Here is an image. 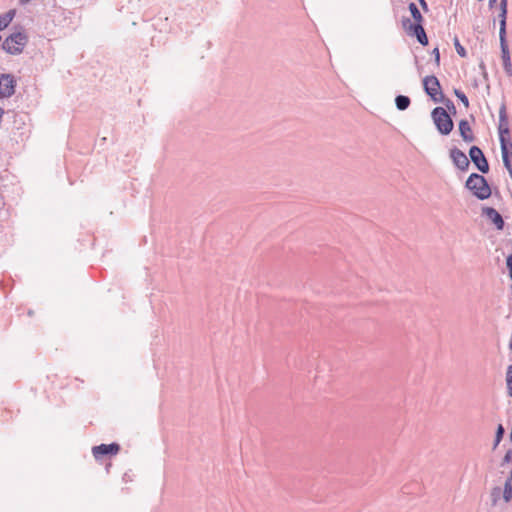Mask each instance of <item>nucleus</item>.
<instances>
[{"label":"nucleus","instance_id":"f257e3e1","mask_svg":"<svg viewBox=\"0 0 512 512\" xmlns=\"http://www.w3.org/2000/svg\"><path fill=\"white\" fill-rule=\"evenodd\" d=\"M465 186L480 200L487 199L491 195V189L486 179L477 173H472L468 177Z\"/></svg>","mask_w":512,"mask_h":512},{"label":"nucleus","instance_id":"f03ea898","mask_svg":"<svg viewBox=\"0 0 512 512\" xmlns=\"http://www.w3.org/2000/svg\"><path fill=\"white\" fill-rule=\"evenodd\" d=\"M27 41L28 38L24 32H15L3 41L2 49L9 54L17 55L23 51Z\"/></svg>","mask_w":512,"mask_h":512},{"label":"nucleus","instance_id":"7ed1b4c3","mask_svg":"<svg viewBox=\"0 0 512 512\" xmlns=\"http://www.w3.org/2000/svg\"><path fill=\"white\" fill-rule=\"evenodd\" d=\"M434 124L443 135H448L453 129V121L443 107H436L431 113Z\"/></svg>","mask_w":512,"mask_h":512},{"label":"nucleus","instance_id":"20e7f679","mask_svg":"<svg viewBox=\"0 0 512 512\" xmlns=\"http://www.w3.org/2000/svg\"><path fill=\"white\" fill-rule=\"evenodd\" d=\"M506 13H507V0H501V13L499 14L500 17V30H499V37H500V44L501 49L503 52V59L505 66L510 65V57L508 52V47L506 44Z\"/></svg>","mask_w":512,"mask_h":512},{"label":"nucleus","instance_id":"39448f33","mask_svg":"<svg viewBox=\"0 0 512 512\" xmlns=\"http://www.w3.org/2000/svg\"><path fill=\"white\" fill-rule=\"evenodd\" d=\"M423 88L434 102H440L444 100V94L441 91L440 82L436 76H426L423 79Z\"/></svg>","mask_w":512,"mask_h":512},{"label":"nucleus","instance_id":"423d86ee","mask_svg":"<svg viewBox=\"0 0 512 512\" xmlns=\"http://www.w3.org/2000/svg\"><path fill=\"white\" fill-rule=\"evenodd\" d=\"M402 24L408 35L415 36L421 45H428V37L421 23H411L410 19L405 18Z\"/></svg>","mask_w":512,"mask_h":512},{"label":"nucleus","instance_id":"0eeeda50","mask_svg":"<svg viewBox=\"0 0 512 512\" xmlns=\"http://www.w3.org/2000/svg\"><path fill=\"white\" fill-rule=\"evenodd\" d=\"M469 156L479 171L482 173H487L489 171L488 161L479 147L472 146L469 150Z\"/></svg>","mask_w":512,"mask_h":512},{"label":"nucleus","instance_id":"6e6552de","mask_svg":"<svg viewBox=\"0 0 512 512\" xmlns=\"http://www.w3.org/2000/svg\"><path fill=\"white\" fill-rule=\"evenodd\" d=\"M16 81L11 74L0 76V98H8L15 92Z\"/></svg>","mask_w":512,"mask_h":512},{"label":"nucleus","instance_id":"1a4fd4ad","mask_svg":"<svg viewBox=\"0 0 512 512\" xmlns=\"http://www.w3.org/2000/svg\"><path fill=\"white\" fill-rule=\"evenodd\" d=\"M120 450V446L117 443L101 444L92 448L93 456L96 459H100L105 455H116Z\"/></svg>","mask_w":512,"mask_h":512},{"label":"nucleus","instance_id":"9d476101","mask_svg":"<svg viewBox=\"0 0 512 512\" xmlns=\"http://www.w3.org/2000/svg\"><path fill=\"white\" fill-rule=\"evenodd\" d=\"M450 158L452 159L454 165L461 171H466L468 169L470 164L469 159L460 149L452 148L450 150Z\"/></svg>","mask_w":512,"mask_h":512},{"label":"nucleus","instance_id":"9b49d317","mask_svg":"<svg viewBox=\"0 0 512 512\" xmlns=\"http://www.w3.org/2000/svg\"><path fill=\"white\" fill-rule=\"evenodd\" d=\"M500 147L504 166H508V163L512 161V142L509 136L500 137Z\"/></svg>","mask_w":512,"mask_h":512},{"label":"nucleus","instance_id":"f8f14e48","mask_svg":"<svg viewBox=\"0 0 512 512\" xmlns=\"http://www.w3.org/2000/svg\"><path fill=\"white\" fill-rule=\"evenodd\" d=\"M482 214L485 215L498 230H502L504 228V220L496 209L492 207H484L482 209Z\"/></svg>","mask_w":512,"mask_h":512},{"label":"nucleus","instance_id":"ddd939ff","mask_svg":"<svg viewBox=\"0 0 512 512\" xmlns=\"http://www.w3.org/2000/svg\"><path fill=\"white\" fill-rule=\"evenodd\" d=\"M498 131H499V138L506 137V136L510 135V131H509V127H508V119H507V114H506V107L504 104L500 107V110H499Z\"/></svg>","mask_w":512,"mask_h":512},{"label":"nucleus","instance_id":"4468645a","mask_svg":"<svg viewBox=\"0 0 512 512\" xmlns=\"http://www.w3.org/2000/svg\"><path fill=\"white\" fill-rule=\"evenodd\" d=\"M459 132H460V135L462 137V139L465 141V142H473L474 141V135L472 133V130H471V127H470V124L468 123L467 120H461L459 122Z\"/></svg>","mask_w":512,"mask_h":512},{"label":"nucleus","instance_id":"2eb2a0df","mask_svg":"<svg viewBox=\"0 0 512 512\" xmlns=\"http://www.w3.org/2000/svg\"><path fill=\"white\" fill-rule=\"evenodd\" d=\"M501 499H503L502 488L499 486L493 487L490 492L491 505L497 506Z\"/></svg>","mask_w":512,"mask_h":512},{"label":"nucleus","instance_id":"dca6fc26","mask_svg":"<svg viewBox=\"0 0 512 512\" xmlns=\"http://www.w3.org/2000/svg\"><path fill=\"white\" fill-rule=\"evenodd\" d=\"M14 15H15L14 10H10V11L0 15V31L5 29L10 24V22L14 18Z\"/></svg>","mask_w":512,"mask_h":512},{"label":"nucleus","instance_id":"f3484780","mask_svg":"<svg viewBox=\"0 0 512 512\" xmlns=\"http://www.w3.org/2000/svg\"><path fill=\"white\" fill-rule=\"evenodd\" d=\"M410 98L408 96H404V95H398L396 98H395V104H396V107L397 109L403 111V110H406L409 105H410Z\"/></svg>","mask_w":512,"mask_h":512},{"label":"nucleus","instance_id":"a211bd4d","mask_svg":"<svg viewBox=\"0 0 512 512\" xmlns=\"http://www.w3.org/2000/svg\"><path fill=\"white\" fill-rule=\"evenodd\" d=\"M503 491V500L505 503H509L512 499V484L511 480H506L504 484Z\"/></svg>","mask_w":512,"mask_h":512},{"label":"nucleus","instance_id":"6ab92c4d","mask_svg":"<svg viewBox=\"0 0 512 512\" xmlns=\"http://www.w3.org/2000/svg\"><path fill=\"white\" fill-rule=\"evenodd\" d=\"M409 11L413 17V19L415 20V23H421L422 24V21H423V17L418 9V7L416 6L415 3H410L409 4Z\"/></svg>","mask_w":512,"mask_h":512},{"label":"nucleus","instance_id":"aec40b11","mask_svg":"<svg viewBox=\"0 0 512 512\" xmlns=\"http://www.w3.org/2000/svg\"><path fill=\"white\" fill-rule=\"evenodd\" d=\"M505 381L507 393L512 398V365H509L507 367Z\"/></svg>","mask_w":512,"mask_h":512},{"label":"nucleus","instance_id":"412c9836","mask_svg":"<svg viewBox=\"0 0 512 512\" xmlns=\"http://www.w3.org/2000/svg\"><path fill=\"white\" fill-rule=\"evenodd\" d=\"M504 433H505V429H504L503 425L499 424L496 429L494 448H496L499 445V443L501 442V440L504 436Z\"/></svg>","mask_w":512,"mask_h":512},{"label":"nucleus","instance_id":"4be33fe9","mask_svg":"<svg viewBox=\"0 0 512 512\" xmlns=\"http://www.w3.org/2000/svg\"><path fill=\"white\" fill-rule=\"evenodd\" d=\"M455 93V96L464 104V106L467 108L469 106V100L467 98V96L461 91V90H458V89H455L454 91Z\"/></svg>","mask_w":512,"mask_h":512},{"label":"nucleus","instance_id":"5701e85b","mask_svg":"<svg viewBox=\"0 0 512 512\" xmlns=\"http://www.w3.org/2000/svg\"><path fill=\"white\" fill-rule=\"evenodd\" d=\"M454 46H455L456 52L458 53L459 56H461V57H465L466 56V50L460 44V42H459L457 37L454 39Z\"/></svg>","mask_w":512,"mask_h":512},{"label":"nucleus","instance_id":"b1692460","mask_svg":"<svg viewBox=\"0 0 512 512\" xmlns=\"http://www.w3.org/2000/svg\"><path fill=\"white\" fill-rule=\"evenodd\" d=\"M445 106L449 109V110H453V113H456V108H455V105L454 103L450 100V99H445L442 101Z\"/></svg>","mask_w":512,"mask_h":512},{"label":"nucleus","instance_id":"393cba45","mask_svg":"<svg viewBox=\"0 0 512 512\" xmlns=\"http://www.w3.org/2000/svg\"><path fill=\"white\" fill-rule=\"evenodd\" d=\"M506 265L510 273V278L512 280V255H509L506 259Z\"/></svg>","mask_w":512,"mask_h":512},{"label":"nucleus","instance_id":"a878e982","mask_svg":"<svg viewBox=\"0 0 512 512\" xmlns=\"http://www.w3.org/2000/svg\"><path fill=\"white\" fill-rule=\"evenodd\" d=\"M432 53H433V55H434V57H435V62H436V64H437V66H439V64H440V53H439V49H438V48H434Z\"/></svg>","mask_w":512,"mask_h":512},{"label":"nucleus","instance_id":"bb28decb","mask_svg":"<svg viewBox=\"0 0 512 512\" xmlns=\"http://www.w3.org/2000/svg\"><path fill=\"white\" fill-rule=\"evenodd\" d=\"M418 1H419L420 5H421L422 9H423L424 11H428V5H427V2H426L425 0H418Z\"/></svg>","mask_w":512,"mask_h":512},{"label":"nucleus","instance_id":"cd10ccee","mask_svg":"<svg viewBox=\"0 0 512 512\" xmlns=\"http://www.w3.org/2000/svg\"><path fill=\"white\" fill-rule=\"evenodd\" d=\"M511 456H512V451H511V450H509V451L506 453V455H505V457H504V460H503V461H504V462H509V461L511 460Z\"/></svg>","mask_w":512,"mask_h":512},{"label":"nucleus","instance_id":"c85d7f7f","mask_svg":"<svg viewBox=\"0 0 512 512\" xmlns=\"http://www.w3.org/2000/svg\"><path fill=\"white\" fill-rule=\"evenodd\" d=\"M505 168L508 170L509 175L512 178V165H511V163H508V166H505Z\"/></svg>","mask_w":512,"mask_h":512},{"label":"nucleus","instance_id":"c756f323","mask_svg":"<svg viewBox=\"0 0 512 512\" xmlns=\"http://www.w3.org/2000/svg\"><path fill=\"white\" fill-rule=\"evenodd\" d=\"M30 1H31V0H20V3H21V4H27V3H29Z\"/></svg>","mask_w":512,"mask_h":512},{"label":"nucleus","instance_id":"7c9ffc66","mask_svg":"<svg viewBox=\"0 0 512 512\" xmlns=\"http://www.w3.org/2000/svg\"><path fill=\"white\" fill-rule=\"evenodd\" d=\"M497 0H489L490 5H493Z\"/></svg>","mask_w":512,"mask_h":512}]
</instances>
